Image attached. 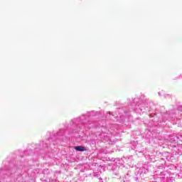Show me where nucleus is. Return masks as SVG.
Returning a JSON list of instances; mask_svg holds the SVG:
<instances>
[{
	"mask_svg": "<svg viewBox=\"0 0 182 182\" xmlns=\"http://www.w3.org/2000/svg\"><path fill=\"white\" fill-rule=\"evenodd\" d=\"M75 149L77 150V151H85V150H86L85 147L82 146H75Z\"/></svg>",
	"mask_w": 182,
	"mask_h": 182,
	"instance_id": "obj_1",
	"label": "nucleus"
}]
</instances>
